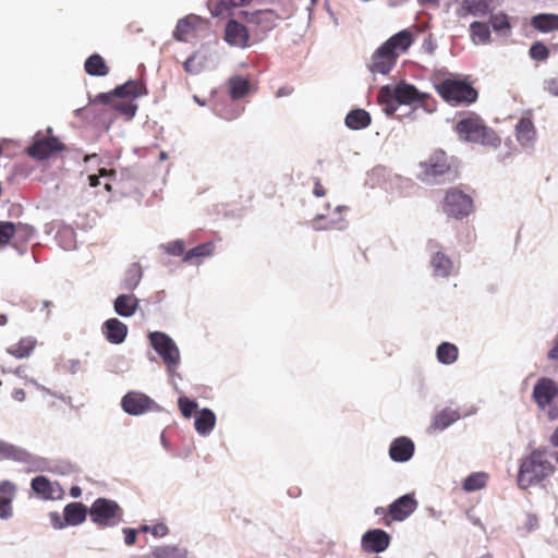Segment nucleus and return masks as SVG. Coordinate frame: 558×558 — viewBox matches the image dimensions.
<instances>
[{"mask_svg": "<svg viewBox=\"0 0 558 558\" xmlns=\"http://www.w3.org/2000/svg\"><path fill=\"white\" fill-rule=\"evenodd\" d=\"M468 517L472 524L477 525L484 530V525L482 524L481 520L474 515H472L470 512H468Z\"/></svg>", "mask_w": 558, "mask_h": 558, "instance_id": "69168bd1", "label": "nucleus"}, {"mask_svg": "<svg viewBox=\"0 0 558 558\" xmlns=\"http://www.w3.org/2000/svg\"><path fill=\"white\" fill-rule=\"evenodd\" d=\"M88 182L92 187H96L100 184L99 177L96 174L88 175Z\"/></svg>", "mask_w": 558, "mask_h": 558, "instance_id": "680f3d73", "label": "nucleus"}, {"mask_svg": "<svg viewBox=\"0 0 558 558\" xmlns=\"http://www.w3.org/2000/svg\"><path fill=\"white\" fill-rule=\"evenodd\" d=\"M178 404L182 415L187 418L192 416L193 412L197 408V403L194 400L189 399L187 397H180Z\"/></svg>", "mask_w": 558, "mask_h": 558, "instance_id": "de8ad7c7", "label": "nucleus"}, {"mask_svg": "<svg viewBox=\"0 0 558 558\" xmlns=\"http://www.w3.org/2000/svg\"><path fill=\"white\" fill-rule=\"evenodd\" d=\"M123 511L117 501L98 498L90 509L89 515L92 521L99 526H113L122 519Z\"/></svg>", "mask_w": 558, "mask_h": 558, "instance_id": "6e6552de", "label": "nucleus"}, {"mask_svg": "<svg viewBox=\"0 0 558 558\" xmlns=\"http://www.w3.org/2000/svg\"><path fill=\"white\" fill-rule=\"evenodd\" d=\"M436 92L448 104L470 105L476 101L477 90L468 82L446 78L436 85Z\"/></svg>", "mask_w": 558, "mask_h": 558, "instance_id": "39448f33", "label": "nucleus"}, {"mask_svg": "<svg viewBox=\"0 0 558 558\" xmlns=\"http://www.w3.org/2000/svg\"><path fill=\"white\" fill-rule=\"evenodd\" d=\"M214 250H215V244L213 242H206V243L199 244V245L191 248L190 251H187L184 254L183 260L192 262L193 259H196V258H203V257L210 256L214 253Z\"/></svg>", "mask_w": 558, "mask_h": 558, "instance_id": "79ce46f5", "label": "nucleus"}, {"mask_svg": "<svg viewBox=\"0 0 558 558\" xmlns=\"http://www.w3.org/2000/svg\"><path fill=\"white\" fill-rule=\"evenodd\" d=\"M150 345L161 357L169 372H174L180 364V351L174 341L165 332L153 331L148 335Z\"/></svg>", "mask_w": 558, "mask_h": 558, "instance_id": "0eeeda50", "label": "nucleus"}, {"mask_svg": "<svg viewBox=\"0 0 558 558\" xmlns=\"http://www.w3.org/2000/svg\"><path fill=\"white\" fill-rule=\"evenodd\" d=\"M531 25L543 33L558 29V15L541 13L532 17Z\"/></svg>", "mask_w": 558, "mask_h": 558, "instance_id": "473e14b6", "label": "nucleus"}, {"mask_svg": "<svg viewBox=\"0 0 558 558\" xmlns=\"http://www.w3.org/2000/svg\"><path fill=\"white\" fill-rule=\"evenodd\" d=\"M293 92V88L290 87V86H284V87H281L277 90L276 93V96L277 97H283V96H289L291 95Z\"/></svg>", "mask_w": 558, "mask_h": 558, "instance_id": "052dcab7", "label": "nucleus"}, {"mask_svg": "<svg viewBox=\"0 0 558 558\" xmlns=\"http://www.w3.org/2000/svg\"><path fill=\"white\" fill-rule=\"evenodd\" d=\"M433 272L437 277H448L453 269L452 260L442 252H436L430 258Z\"/></svg>", "mask_w": 558, "mask_h": 558, "instance_id": "c756f323", "label": "nucleus"}, {"mask_svg": "<svg viewBox=\"0 0 558 558\" xmlns=\"http://www.w3.org/2000/svg\"><path fill=\"white\" fill-rule=\"evenodd\" d=\"M457 158L442 149L434 150L426 161L420 162L423 182H453L460 177Z\"/></svg>", "mask_w": 558, "mask_h": 558, "instance_id": "20e7f679", "label": "nucleus"}, {"mask_svg": "<svg viewBox=\"0 0 558 558\" xmlns=\"http://www.w3.org/2000/svg\"><path fill=\"white\" fill-rule=\"evenodd\" d=\"M414 453V444L408 437L396 438L389 448V456L396 462L409 461Z\"/></svg>", "mask_w": 558, "mask_h": 558, "instance_id": "aec40b11", "label": "nucleus"}, {"mask_svg": "<svg viewBox=\"0 0 558 558\" xmlns=\"http://www.w3.org/2000/svg\"><path fill=\"white\" fill-rule=\"evenodd\" d=\"M15 453V449L10 446V445H7L4 442H0V458L1 459H9V458H14V454Z\"/></svg>", "mask_w": 558, "mask_h": 558, "instance_id": "3c124183", "label": "nucleus"}, {"mask_svg": "<svg viewBox=\"0 0 558 558\" xmlns=\"http://www.w3.org/2000/svg\"><path fill=\"white\" fill-rule=\"evenodd\" d=\"M165 250L170 255L181 256V255L184 254L185 245H184V242L182 240H177V241L168 243L165 246Z\"/></svg>", "mask_w": 558, "mask_h": 558, "instance_id": "09e8293b", "label": "nucleus"}, {"mask_svg": "<svg viewBox=\"0 0 558 558\" xmlns=\"http://www.w3.org/2000/svg\"><path fill=\"white\" fill-rule=\"evenodd\" d=\"M536 131L530 118L522 117L515 125V137L521 145H527L535 138Z\"/></svg>", "mask_w": 558, "mask_h": 558, "instance_id": "c85d7f7f", "label": "nucleus"}, {"mask_svg": "<svg viewBox=\"0 0 558 558\" xmlns=\"http://www.w3.org/2000/svg\"><path fill=\"white\" fill-rule=\"evenodd\" d=\"M313 193L315 196L317 197H322V196H325L326 194V189L324 187V185L320 183L319 180H316L315 184H314V189H313Z\"/></svg>", "mask_w": 558, "mask_h": 558, "instance_id": "13d9d810", "label": "nucleus"}, {"mask_svg": "<svg viewBox=\"0 0 558 558\" xmlns=\"http://www.w3.org/2000/svg\"><path fill=\"white\" fill-rule=\"evenodd\" d=\"M390 535L380 529L368 530L361 539V547L366 554L385 551L390 545Z\"/></svg>", "mask_w": 558, "mask_h": 558, "instance_id": "4468645a", "label": "nucleus"}, {"mask_svg": "<svg viewBox=\"0 0 558 558\" xmlns=\"http://www.w3.org/2000/svg\"><path fill=\"white\" fill-rule=\"evenodd\" d=\"M34 227L11 221H0V250L11 245L19 254H24L28 242L34 238Z\"/></svg>", "mask_w": 558, "mask_h": 558, "instance_id": "423d86ee", "label": "nucleus"}, {"mask_svg": "<svg viewBox=\"0 0 558 558\" xmlns=\"http://www.w3.org/2000/svg\"><path fill=\"white\" fill-rule=\"evenodd\" d=\"M63 150H65L64 144L54 136L35 138L26 149L28 156L36 160H46Z\"/></svg>", "mask_w": 558, "mask_h": 558, "instance_id": "f8f14e48", "label": "nucleus"}, {"mask_svg": "<svg viewBox=\"0 0 558 558\" xmlns=\"http://www.w3.org/2000/svg\"><path fill=\"white\" fill-rule=\"evenodd\" d=\"M241 15L245 21L255 26L256 33L266 34L276 28L286 16L272 9L258 10L255 12L242 11Z\"/></svg>", "mask_w": 558, "mask_h": 558, "instance_id": "9d476101", "label": "nucleus"}, {"mask_svg": "<svg viewBox=\"0 0 558 558\" xmlns=\"http://www.w3.org/2000/svg\"><path fill=\"white\" fill-rule=\"evenodd\" d=\"M195 59H196V56L193 54L190 58H187V60L183 63V68L185 70V72L192 73V74L197 72V69L194 66Z\"/></svg>", "mask_w": 558, "mask_h": 558, "instance_id": "864d4df0", "label": "nucleus"}, {"mask_svg": "<svg viewBox=\"0 0 558 558\" xmlns=\"http://www.w3.org/2000/svg\"><path fill=\"white\" fill-rule=\"evenodd\" d=\"M121 405L126 413L141 415L153 408L154 401L144 393L131 391L122 398Z\"/></svg>", "mask_w": 558, "mask_h": 558, "instance_id": "f3484780", "label": "nucleus"}, {"mask_svg": "<svg viewBox=\"0 0 558 558\" xmlns=\"http://www.w3.org/2000/svg\"><path fill=\"white\" fill-rule=\"evenodd\" d=\"M547 357L553 361H558V335L554 339L553 348L549 350Z\"/></svg>", "mask_w": 558, "mask_h": 558, "instance_id": "5fc2aeb1", "label": "nucleus"}, {"mask_svg": "<svg viewBox=\"0 0 558 558\" xmlns=\"http://www.w3.org/2000/svg\"><path fill=\"white\" fill-rule=\"evenodd\" d=\"M548 417H549L550 420H556V418H558V408H557V407H553V408H550V409H549V411H548Z\"/></svg>", "mask_w": 558, "mask_h": 558, "instance_id": "338daca9", "label": "nucleus"}, {"mask_svg": "<svg viewBox=\"0 0 558 558\" xmlns=\"http://www.w3.org/2000/svg\"><path fill=\"white\" fill-rule=\"evenodd\" d=\"M223 39L233 47L246 48L250 46V33L247 27L236 20L228 21Z\"/></svg>", "mask_w": 558, "mask_h": 558, "instance_id": "dca6fc26", "label": "nucleus"}, {"mask_svg": "<svg viewBox=\"0 0 558 558\" xmlns=\"http://www.w3.org/2000/svg\"><path fill=\"white\" fill-rule=\"evenodd\" d=\"M490 24L495 32L508 34L511 25L508 15L505 13H497L490 16Z\"/></svg>", "mask_w": 558, "mask_h": 558, "instance_id": "c03bdc74", "label": "nucleus"}, {"mask_svg": "<svg viewBox=\"0 0 558 558\" xmlns=\"http://www.w3.org/2000/svg\"><path fill=\"white\" fill-rule=\"evenodd\" d=\"M460 417L461 415L457 410L451 408L442 409L433 416L432 423L428 426V433L433 434L444 430L457 422Z\"/></svg>", "mask_w": 558, "mask_h": 558, "instance_id": "4be33fe9", "label": "nucleus"}, {"mask_svg": "<svg viewBox=\"0 0 558 558\" xmlns=\"http://www.w3.org/2000/svg\"><path fill=\"white\" fill-rule=\"evenodd\" d=\"M547 90L551 95L558 96V78H551L547 82Z\"/></svg>", "mask_w": 558, "mask_h": 558, "instance_id": "4d7b16f0", "label": "nucleus"}, {"mask_svg": "<svg viewBox=\"0 0 558 558\" xmlns=\"http://www.w3.org/2000/svg\"><path fill=\"white\" fill-rule=\"evenodd\" d=\"M371 122V114L364 109L351 110L345 117V125L351 130L365 129Z\"/></svg>", "mask_w": 558, "mask_h": 558, "instance_id": "2f4dec72", "label": "nucleus"}, {"mask_svg": "<svg viewBox=\"0 0 558 558\" xmlns=\"http://www.w3.org/2000/svg\"><path fill=\"white\" fill-rule=\"evenodd\" d=\"M143 531L150 532L156 537H163L168 534L169 529L166 524L158 523L153 526L145 525V526H143Z\"/></svg>", "mask_w": 558, "mask_h": 558, "instance_id": "8fccbe9b", "label": "nucleus"}, {"mask_svg": "<svg viewBox=\"0 0 558 558\" xmlns=\"http://www.w3.org/2000/svg\"><path fill=\"white\" fill-rule=\"evenodd\" d=\"M442 210L450 217L462 219L472 213L473 201L461 190L450 189L444 197Z\"/></svg>", "mask_w": 558, "mask_h": 558, "instance_id": "1a4fd4ad", "label": "nucleus"}, {"mask_svg": "<svg viewBox=\"0 0 558 558\" xmlns=\"http://www.w3.org/2000/svg\"><path fill=\"white\" fill-rule=\"evenodd\" d=\"M143 277L142 267L138 263H133L129 266L123 278V288L125 290H134L141 282Z\"/></svg>", "mask_w": 558, "mask_h": 558, "instance_id": "e433bc0d", "label": "nucleus"}, {"mask_svg": "<svg viewBox=\"0 0 558 558\" xmlns=\"http://www.w3.org/2000/svg\"><path fill=\"white\" fill-rule=\"evenodd\" d=\"M116 171L114 170H107L105 168L99 169L98 177H114Z\"/></svg>", "mask_w": 558, "mask_h": 558, "instance_id": "0e129e2a", "label": "nucleus"}, {"mask_svg": "<svg viewBox=\"0 0 558 558\" xmlns=\"http://www.w3.org/2000/svg\"><path fill=\"white\" fill-rule=\"evenodd\" d=\"M436 356L439 363L449 365L454 363L459 356V350L456 344L441 342L436 350Z\"/></svg>", "mask_w": 558, "mask_h": 558, "instance_id": "c9c22d12", "label": "nucleus"}, {"mask_svg": "<svg viewBox=\"0 0 558 558\" xmlns=\"http://www.w3.org/2000/svg\"><path fill=\"white\" fill-rule=\"evenodd\" d=\"M114 311L123 317H131L138 307V299L133 294H120L114 301Z\"/></svg>", "mask_w": 558, "mask_h": 558, "instance_id": "cd10ccee", "label": "nucleus"}, {"mask_svg": "<svg viewBox=\"0 0 558 558\" xmlns=\"http://www.w3.org/2000/svg\"><path fill=\"white\" fill-rule=\"evenodd\" d=\"M85 71L92 76H105L109 72L104 58L100 54L94 53L88 57L84 64Z\"/></svg>", "mask_w": 558, "mask_h": 558, "instance_id": "f704fd0d", "label": "nucleus"}, {"mask_svg": "<svg viewBox=\"0 0 558 558\" xmlns=\"http://www.w3.org/2000/svg\"><path fill=\"white\" fill-rule=\"evenodd\" d=\"M342 219L335 220L333 218H330L328 215H317L314 219V227L317 230L342 229Z\"/></svg>", "mask_w": 558, "mask_h": 558, "instance_id": "37998d69", "label": "nucleus"}, {"mask_svg": "<svg viewBox=\"0 0 558 558\" xmlns=\"http://www.w3.org/2000/svg\"><path fill=\"white\" fill-rule=\"evenodd\" d=\"M198 23L199 19L196 15H187L179 20L173 32L174 39L186 41L194 34Z\"/></svg>", "mask_w": 558, "mask_h": 558, "instance_id": "bb28decb", "label": "nucleus"}, {"mask_svg": "<svg viewBox=\"0 0 558 558\" xmlns=\"http://www.w3.org/2000/svg\"><path fill=\"white\" fill-rule=\"evenodd\" d=\"M12 397H13L14 400L21 402V401L25 400L26 393H25L24 389L16 388V389L13 390Z\"/></svg>", "mask_w": 558, "mask_h": 558, "instance_id": "bf43d9fd", "label": "nucleus"}, {"mask_svg": "<svg viewBox=\"0 0 558 558\" xmlns=\"http://www.w3.org/2000/svg\"><path fill=\"white\" fill-rule=\"evenodd\" d=\"M529 53L533 60L545 61L549 57V49L542 41H536L531 46Z\"/></svg>", "mask_w": 558, "mask_h": 558, "instance_id": "a18cd8bd", "label": "nucleus"}, {"mask_svg": "<svg viewBox=\"0 0 558 558\" xmlns=\"http://www.w3.org/2000/svg\"><path fill=\"white\" fill-rule=\"evenodd\" d=\"M242 112V109L238 108L235 110H232V111H222V110H219V114L221 117H223L225 119L227 120H232V119H235L238 118Z\"/></svg>", "mask_w": 558, "mask_h": 558, "instance_id": "6e6d98bb", "label": "nucleus"}, {"mask_svg": "<svg viewBox=\"0 0 558 558\" xmlns=\"http://www.w3.org/2000/svg\"><path fill=\"white\" fill-rule=\"evenodd\" d=\"M16 486L10 481L0 482V518L12 517V501L15 497Z\"/></svg>", "mask_w": 558, "mask_h": 558, "instance_id": "b1692460", "label": "nucleus"}, {"mask_svg": "<svg viewBox=\"0 0 558 558\" xmlns=\"http://www.w3.org/2000/svg\"><path fill=\"white\" fill-rule=\"evenodd\" d=\"M37 345V340L34 337L27 336L21 338L16 343L7 348V352L19 360L28 357Z\"/></svg>", "mask_w": 558, "mask_h": 558, "instance_id": "a878e982", "label": "nucleus"}, {"mask_svg": "<svg viewBox=\"0 0 558 558\" xmlns=\"http://www.w3.org/2000/svg\"><path fill=\"white\" fill-rule=\"evenodd\" d=\"M553 458L558 461V453L550 452L544 447L534 449L529 456L524 457L518 472V486L527 489L550 476L555 471L551 463Z\"/></svg>", "mask_w": 558, "mask_h": 558, "instance_id": "f257e3e1", "label": "nucleus"}, {"mask_svg": "<svg viewBox=\"0 0 558 558\" xmlns=\"http://www.w3.org/2000/svg\"><path fill=\"white\" fill-rule=\"evenodd\" d=\"M413 43V33L409 29H403L391 36L384 43V45L387 46L399 58L401 53H404L409 50Z\"/></svg>", "mask_w": 558, "mask_h": 558, "instance_id": "5701e85b", "label": "nucleus"}, {"mask_svg": "<svg viewBox=\"0 0 558 558\" xmlns=\"http://www.w3.org/2000/svg\"><path fill=\"white\" fill-rule=\"evenodd\" d=\"M87 507L82 502H70L63 509L64 523H54L56 527L80 525L86 520Z\"/></svg>", "mask_w": 558, "mask_h": 558, "instance_id": "6ab92c4d", "label": "nucleus"}, {"mask_svg": "<svg viewBox=\"0 0 558 558\" xmlns=\"http://www.w3.org/2000/svg\"><path fill=\"white\" fill-rule=\"evenodd\" d=\"M429 100L428 94L420 92L414 85L405 82H401L395 87L389 85L381 86L377 94V102L388 117L395 114L398 105L420 104L427 108Z\"/></svg>", "mask_w": 558, "mask_h": 558, "instance_id": "f03ea898", "label": "nucleus"}, {"mask_svg": "<svg viewBox=\"0 0 558 558\" xmlns=\"http://www.w3.org/2000/svg\"><path fill=\"white\" fill-rule=\"evenodd\" d=\"M488 477V474L485 472H474L463 481L462 488L465 492L482 489L487 485Z\"/></svg>", "mask_w": 558, "mask_h": 558, "instance_id": "58836bf2", "label": "nucleus"}, {"mask_svg": "<svg viewBox=\"0 0 558 558\" xmlns=\"http://www.w3.org/2000/svg\"><path fill=\"white\" fill-rule=\"evenodd\" d=\"M32 489L43 499H54L56 495L61 492L57 483L51 482L44 475L36 476L31 482Z\"/></svg>", "mask_w": 558, "mask_h": 558, "instance_id": "393cba45", "label": "nucleus"}, {"mask_svg": "<svg viewBox=\"0 0 558 558\" xmlns=\"http://www.w3.org/2000/svg\"><path fill=\"white\" fill-rule=\"evenodd\" d=\"M108 105H111L116 111L128 120H131L137 110V105L134 104L133 100H124L122 98H113V100Z\"/></svg>", "mask_w": 558, "mask_h": 558, "instance_id": "a19ab883", "label": "nucleus"}, {"mask_svg": "<svg viewBox=\"0 0 558 558\" xmlns=\"http://www.w3.org/2000/svg\"><path fill=\"white\" fill-rule=\"evenodd\" d=\"M416 508V499L412 495H403L389 506L387 514L390 519L385 517L384 524L389 525L391 521H403L412 514Z\"/></svg>", "mask_w": 558, "mask_h": 558, "instance_id": "ddd939ff", "label": "nucleus"}, {"mask_svg": "<svg viewBox=\"0 0 558 558\" xmlns=\"http://www.w3.org/2000/svg\"><path fill=\"white\" fill-rule=\"evenodd\" d=\"M147 94V88L141 80H130L114 88L112 93H102L96 96L95 101L109 104L113 98H131V100Z\"/></svg>", "mask_w": 558, "mask_h": 558, "instance_id": "9b49d317", "label": "nucleus"}, {"mask_svg": "<svg viewBox=\"0 0 558 558\" xmlns=\"http://www.w3.org/2000/svg\"><path fill=\"white\" fill-rule=\"evenodd\" d=\"M102 333L113 344L122 343L128 335V326L118 318H109L102 325Z\"/></svg>", "mask_w": 558, "mask_h": 558, "instance_id": "412c9836", "label": "nucleus"}, {"mask_svg": "<svg viewBox=\"0 0 558 558\" xmlns=\"http://www.w3.org/2000/svg\"><path fill=\"white\" fill-rule=\"evenodd\" d=\"M216 415L209 409H203L195 416V429L201 435H208L215 427Z\"/></svg>", "mask_w": 558, "mask_h": 558, "instance_id": "7c9ffc66", "label": "nucleus"}, {"mask_svg": "<svg viewBox=\"0 0 558 558\" xmlns=\"http://www.w3.org/2000/svg\"><path fill=\"white\" fill-rule=\"evenodd\" d=\"M398 57L384 44L374 52L369 70L373 73L388 74L397 62Z\"/></svg>", "mask_w": 558, "mask_h": 558, "instance_id": "a211bd4d", "label": "nucleus"}, {"mask_svg": "<svg viewBox=\"0 0 558 558\" xmlns=\"http://www.w3.org/2000/svg\"><path fill=\"white\" fill-rule=\"evenodd\" d=\"M472 40L476 44H488L490 41V29L486 23L473 22L470 25Z\"/></svg>", "mask_w": 558, "mask_h": 558, "instance_id": "ea45409f", "label": "nucleus"}, {"mask_svg": "<svg viewBox=\"0 0 558 558\" xmlns=\"http://www.w3.org/2000/svg\"><path fill=\"white\" fill-rule=\"evenodd\" d=\"M124 542L126 545H134L136 542V531L133 529H124Z\"/></svg>", "mask_w": 558, "mask_h": 558, "instance_id": "603ef678", "label": "nucleus"}, {"mask_svg": "<svg viewBox=\"0 0 558 558\" xmlns=\"http://www.w3.org/2000/svg\"><path fill=\"white\" fill-rule=\"evenodd\" d=\"M231 101L244 97L250 90V82L241 76H233L229 80Z\"/></svg>", "mask_w": 558, "mask_h": 558, "instance_id": "4c0bfd02", "label": "nucleus"}, {"mask_svg": "<svg viewBox=\"0 0 558 558\" xmlns=\"http://www.w3.org/2000/svg\"><path fill=\"white\" fill-rule=\"evenodd\" d=\"M557 396L558 386L548 377L539 378L533 388V400L542 410L549 407Z\"/></svg>", "mask_w": 558, "mask_h": 558, "instance_id": "2eb2a0df", "label": "nucleus"}, {"mask_svg": "<svg viewBox=\"0 0 558 558\" xmlns=\"http://www.w3.org/2000/svg\"><path fill=\"white\" fill-rule=\"evenodd\" d=\"M489 10L487 0H464L461 4V16H484Z\"/></svg>", "mask_w": 558, "mask_h": 558, "instance_id": "72a5a7b5", "label": "nucleus"}, {"mask_svg": "<svg viewBox=\"0 0 558 558\" xmlns=\"http://www.w3.org/2000/svg\"><path fill=\"white\" fill-rule=\"evenodd\" d=\"M251 0H222L217 3L215 8V15H220L226 11H229L230 8L243 7L247 4Z\"/></svg>", "mask_w": 558, "mask_h": 558, "instance_id": "49530a36", "label": "nucleus"}, {"mask_svg": "<svg viewBox=\"0 0 558 558\" xmlns=\"http://www.w3.org/2000/svg\"><path fill=\"white\" fill-rule=\"evenodd\" d=\"M454 131L458 137L463 142L481 144L483 146L497 148L501 140L498 134L476 113L469 112L460 119Z\"/></svg>", "mask_w": 558, "mask_h": 558, "instance_id": "7ed1b4c3", "label": "nucleus"}, {"mask_svg": "<svg viewBox=\"0 0 558 558\" xmlns=\"http://www.w3.org/2000/svg\"><path fill=\"white\" fill-rule=\"evenodd\" d=\"M550 444L554 446V447H558V427L555 429V432L553 433V435L550 436Z\"/></svg>", "mask_w": 558, "mask_h": 558, "instance_id": "774afa93", "label": "nucleus"}, {"mask_svg": "<svg viewBox=\"0 0 558 558\" xmlns=\"http://www.w3.org/2000/svg\"><path fill=\"white\" fill-rule=\"evenodd\" d=\"M70 495L73 498H78L82 495V489L78 486H72L70 489Z\"/></svg>", "mask_w": 558, "mask_h": 558, "instance_id": "e2e57ef3", "label": "nucleus"}]
</instances>
